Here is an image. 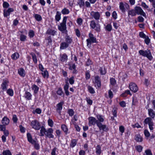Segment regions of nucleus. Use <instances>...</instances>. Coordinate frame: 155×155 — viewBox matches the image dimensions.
I'll use <instances>...</instances> for the list:
<instances>
[{
    "mask_svg": "<svg viewBox=\"0 0 155 155\" xmlns=\"http://www.w3.org/2000/svg\"><path fill=\"white\" fill-rule=\"evenodd\" d=\"M139 53L140 55L147 57L150 60H151L153 58L150 51L148 49L145 51L140 50L139 51Z\"/></svg>",
    "mask_w": 155,
    "mask_h": 155,
    "instance_id": "nucleus-1",
    "label": "nucleus"
},
{
    "mask_svg": "<svg viewBox=\"0 0 155 155\" xmlns=\"http://www.w3.org/2000/svg\"><path fill=\"white\" fill-rule=\"evenodd\" d=\"M67 17L65 16L64 17L62 22H61L60 25H58V28L59 30L63 32H64L65 31H67L66 30V21L67 20Z\"/></svg>",
    "mask_w": 155,
    "mask_h": 155,
    "instance_id": "nucleus-2",
    "label": "nucleus"
},
{
    "mask_svg": "<svg viewBox=\"0 0 155 155\" xmlns=\"http://www.w3.org/2000/svg\"><path fill=\"white\" fill-rule=\"evenodd\" d=\"M30 125L32 128L36 130H39L41 128L40 122L36 120H32L31 123Z\"/></svg>",
    "mask_w": 155,
    "mask_h": 155,
    "instance_id": "nucleus-3",
    "label": "nucleus"
},
{
    "mask_svg": "<svg viewBox=\"0 0 155 155\" xmlns=\"http://www.w3.org/2000/svg\"><path fill=\"white\" fill-rule=\"evenodd\" d=\"M90 26L91 28L94 29L97 32H100L101 31V27L98 24H96L94 20L91 21Z\"/></svg>",
    "mask_w": 155,
    "mask_h": 155,
    "instance_id": "nucleus-4",
    "label": "nucleus"
},
{
    "mask_svg": "<svg viewBox=\"0 0 155 155\" xmlns=\"http://www.w3.org/2000/svg\"><path fill=\"white\" fill-rule=\"evenodd\" d=\"M89 38L87 39V45L88 46L89 45H91V43H96L97 42L96 38L94 36V35L91 33L89 34Z\"/></svg>",
    "mask_w": 155,
    "mask_h": 155,
    "instance_id": "nucleus-5",
    "label": "nucleus"
},
{
    "mask_svg": "<svg viewBox=\"0 0 155 155\" xmlns=\"http://www.w3.org/2000/svg\"><path fill=\"white\" fill-rule=\"evenodd\" d=\"M144 123L145 124H148L149 128L150 130H153V126L154 125V123L152 120L151 118L147 117L144 120Z\"/></svg>",
    "mask_w": 155,
    "mask_h": 155,
    "instance_id": "nucleus-6",
    "label": "nucleus"
},
{
    "mask_svg": "<svg viewBox=\"0 0 155 155\" xmlns=\"http://www.w3.org/2000/svg\"><path fill=\"white\" fill-rule=\"evenodd\" d=\"M88 119V125L89 126H94L96 124L97 125V123H99L96 118L93 117H90Z\"/></svg>",
    "mask_w": 155,
    "mask_h": 155,
    "instance_id": "nucleus-7",
    "label": "nucleus"
},
{
    "mask_svg": "<svg viewBox=\"0 0 155 155\" xmlns=\"http://www.w3.org/2000/svg\"><path fill=\"white\" fill-rule=\"evenodd\" d=\"M97 126L100 130H102L103 131L107 132L109 130L108 127L106 125L102 124L100 122L97 123Z\"/></svg>",
    "mask_w": 155,
    "mask_h": 155,
    "instance_id": "nucleus-8",
    "label": "nucleus"
},
{
    "mask_svg": "<svg viewBox=\"0 0 155 155\" xmlns=\"http://www.w3.org/2000/svg\"><path fill=\"white\" fill-rule=\"evenodd\" d=\"M53 132V130L52 128H49L47 130L45 135L49 138H53L54 137V135L52 134Z\"/></svg>",
    "mask_w": 155,
    "mask_h": 155,
    "instance_id": "nucleus-9",
    "label": "nucleus"
},
{
    "mask_svg": "<svg viewBox=\"0 0 155 155\" xmlns=\"http://www.w3.org/2000/svg\"><path fill=\"white\" fill-rule=\"evenodd\" d=\"M91 16L94 18L96 20H98L99 19L100 15L98 12H94L92 11L90 13Z\"/></svg>",
    "mask_w": 155,
    "mask_h": 155,
    "instance_id": "nucleus-10",
    "label": "nucleus"
},
{
    "mask_svg": "<svg viewBox=\"0 0 155 155\" xmlns=\"http://www.w3.org/2000/svg\"><path fill=\"white\" fill-rule=\"evenodd\" d=\"M64 104V101H61V102L57 104V111L60 114L61 113V111L62 109V106Z\"/></svg>",
    "mask_w": 155,
    "mask_h": 155,
    "instance_id": "nucleus-11",
    "label": "nucleus"
},
{
    "mask_svg": "<svg viewBox=\"0 0 155 155\" xmlns=\"http://www.w3.org/2000/svg\"><path fill=\"white\" fill-rule=\"evenodd\" d=\"M135 12H136V14H137L138 15H142L144 17L146 16V14L140 7H137L135 8Z\"/></svg>",
    "mask_w": 155,
    "mask_h": 155,
    "instance_id": "nucleus-12",
    "label": "nucleus"
},
{
    "mask_svg": "<svg viewBox=\"0 0 155 155\" xmlns=\"http://www.w3.org/2000/svg\"><path fill=\"white\" fill-rule=\"evenodd\" d=\"M94 84L95 87H100L101 86V81L99 77L96 76L95 77Z\"/></svg>",
    "mask_w": 155,
    "mask_h": 155,
    "instance_id": "nucleus-13",
    "label": "nucleus"
},
{
    "mask_svg": "<svg viewBox=\"0 0 155 155\" xmlns=\"http://www.w3.org/2000/svg\"><path fill=\"white\" fill-rule=\"evenodd\" d=\"M1 122L3 125H6L9 123V120L7 117L5 116L2 118Z\"/></svg>",
    "mask_w": 155,
    "mask_h": 155,
    "instance_id": "nucleus-14",
    "label": "nucleus"
},
{
    "mask_svg": "<svg viewBox=\"0 0 155 155\" xmlns=\"http://www.w3.org/2000/svg\"><path fill=\"white\" fill-rule=\"evenodd\" d=\"M60 60L62 62H66L68 60V56L64 53L60 56Z\"/></svg>",
    "mask_w": 155,
    "mask_h": 155,
    "instance_id": "nucleus-15",
    "label": "nucleus"
},
{
    "mask_svg": "<svg viewBox=\"0 0 155 155\" xmlns=\"http://www.w3.org/2000/svg\"><path fill=\"white\" fill-rule=\"evenodd\" d=\"M69 45L65 42H62L60 44V49H64L66 48L69 46Z\"/></svg>",
    "mask_w": 155,
    "mask_h": 155,
    "instance_id": "nucleus-16",
    "label": "nucleus"
},
{
    "mask_svg": "<svg viewBox=\"0 0 155 155\" xmlns=\"http://www.w3.org/2000/svg\"><path fill=\"white\" fill-rule=\"evenodd\" d=\"M27 137L28 141L31 144H33L35 143V140H33L32 137V136L31 134L29 133L27 134Z\"/></svg>",
    "mask_w": 155,
    "mask_h": 155,
    "instance_id": "nucleus-17",
    "label": "nucleus"
},
{
    "mask_svg": "<svg viewBox=\"0 0 155 155\" xmlns=\"http://www.w3.org/2000/svg\"><path fill=\"white\" fill-rule=\"evenodd\" d=\"M61 13L57 11L56 13V15L55 17V21L57 22L59 21L61 19Z\"/></svg>",
    "mask_w": 155,
    "mask_h": 155,
    "instance_id": "nucleus-18",
    "label": "nucleus"
},
{
    "mask_svg": "<svg viewBox=\"0 0 155 155\" xmlns=\"http://www.w3.org/2000/svg\"><path fill=\"white\" fill-rule=\"evenodd\" d=\"M148 114L151 118H154L155 117V113L153 110L151 109H148Z\"/></svg>",
    "mask_w": 155,
    "mask_h": 155,
    "instance_id": "nucleus-19",
    "label": "nucleus"
},
{
    "mask_svg": "<svg viewBox=\"0 0 155 155\" xmlns=\"http://www.w3.org/2000/svg\"><path fill=\"white\" fill-rule=\"evenodd\" d=\"M18 74L21 76L24 77L25 75V70L23 68H19L18 71Z\"/></svg>",
    "mask_w": 155,
    "mask_h": 155,
    "instance_id": "nucleus-20",
    "label": "nucleus"
},
{
    "mask_svg": "<svg viewBox=\"0 0 155 155\" xmlns=\"http://www.w3.org/2000/svg\"><path fill=\"white\" fill-rule=\"evenodd\" d=\"M40 130V136H43L45 135L47 130L43 127H41Z\"/></svg>",
    "mask_w": 155,
    "mask_h": 155,
    "instance_id": "nucleus-21",
    "label": "nucleus"
},
{
    "mask_svg": "<svg viewBox=\"0 0 155 155\" xmlns=\"http://www.w3.org/2000/svg\"><path fill=\"white\" fill-rule=\"evenodd\" d=\"M56 31L54 30L49 29L47 30L46 32V33L52 35L53 36H54L56 34Z\"/></svg>",
    "mask_w": 155,
    "mask_h": 155,
    "instance_id": "nucleus-22",
    "label": "nucleus"
},
{
    "mask_svg": "<svg viewBox=\"0 0 155 155\" xmlns=\"http://www.w3.org/2000/svg\"><path fill=\"white\" fill-rule=\"evenodd\" d=\"M65 42L67 43L69 45L71 44L72 41V40L71 38L69 36L67 35L65 37Z\"/></svg>",
    "mask_w": 155,
    "mask_h": 155,
    "instance_id": "nucleus-23",
    "label": "nucleus"
},
{
    "mask_svg": "<svg viewBox=\"0 0 155 155\" xmlns=\"http://www.w3.org/2000/svg\"><path fill=\"white\" fill-rule=\"evenodd\" d=\"M25 96L27 100H30L31 99L32 95L29 92H26Z\"/></svg>",
    "mask_w": 155,
    "mask_h": 155,
    "instance_id": "nucleus-24",
    "label": "nucleus"
},
{
    "mask_svg": "<svg viewBox=\"0 0 155 155\" xmlns=\"http://www.w3.org/2000/svg\"><path fill=\"white\" fill-rule=\"evenodd\" d=\"M96 153L98 155H100L101 153V147L99 145H97L96 147Z\"/></svg>",
    "mask_w": 155,
    "mask_h": 155,
    "instance_id": "nucleus-25",
    "label": "nucleus"
},
{
    "mask_svg": "<svg viewBox=\"0 0 155 155\" xmlns=\"http://www.w3.org/2000/svg\"><path fill=\"white\" fill-rule=\"evenodd\" d=\"M30 55L32 57L33 61L35 64H36L37 62V59L35 54L33 52H31L30 54Z\"/></svg>",
    "mask_w": 155,
    "mask_h": 155,
    "instance_id": "nucleus-26",
    "label": "nucleus"
},
{
    "mask_svg": "<svg viewBox=\"0 0 155 155\" xmlns=\"http://www.w3.org/2000/svg\"><path fill=\"white\" fill-rule=\"evenodd\" d=\"M19 57V55L18 52H15L11 56V58L13 60H16L18 59Z\"/></svg>",
    "mask_w": 155,
    "mask_h": 155,
    "instance_id": "nucleus-27",
    "label": "nucleus"
},
{
    "mask_svg": "<svg viewBox=\"0 0 155 155\" xmlns=\"http://www.w3.org/2000/svg\"><path fill=\"white\" fill-rule=\"evenodd\" d=\"M135 139L138 142H141L143 140L142 137L140 134H137L135 135Z\"/></svg>",
    "mask_w": 155,
    "mask_h": 155,
    "instance_id": "nucleus-28",
    "label": "nucleus"
},
{
    "mask_svg": "<svg viewBox=\"0 0 155 155\" xmlns=\"http://www.w3.org/2000/svg\"><path fill=\"white\" fill-rule=\"evenodd\" d=\"M61 128L66 134L68 133V129L65 125L62 124L61 126Z\"/></svg>",
    "mask_w": 155,
    "mask_h": 155,
    "instance_id": "nucleus-29",
    "label": "nucleus"
},
{
    "mask_svg": "<svg viewBox=\"0 0 155 155\" xmlns=\"http://www.w3.org/2000/svg\"><path fill=\"white\" fill-rule=\"evenodd\" d=\"M128 16L129 17L130 15L132 16H135L136 15L135 11L134 10L129 11L128 12Z\"/></svg>",
    "mask_w": 155,
    "mask_h": 155,
    "instance_id": "nucleus-30",
    "label": "nucleus"
},
{
    "mask_svg": "<svg viewBox=\"0 0 155 155\" xmlns=\"http://www.w3.org/2000/svg\"><path fill=\"white\" fill-rule=\"evenodd\" d=\"M96 117L98 122L101 123L103 122L104 121V119L102 115L99 114L97 115Z\"/></svg>",
    "mask_w": 155,
    "mask_h": 155,
    "instance_id": "nucleus-31",
    "label": "nucleus"
},
{
    "mask_svg": "<svg viewBox=\"0 0 155 155\" xmlns=\"http://www.w3.org/2000/svg\"><path fill=\"white\" fill-rule=\"evenodd\" d=\"M34 17L35 19L38 21H41L42 19L41 16L38 14H35Z\"/></svg>",
    "mask_w": 155,
    "mask_h": 155,
    "instance_id": "nucleus-32",
    "label": "nucleus"
},
{
    "mask_svg": "<svg viewBox=\"0 0 155 155\" xmlns=\"http://www.w3.org/2000/svg\"><path fill=\"white\" fill-rule=\"evenodd\" d=\"M41 74L44 78H47L48 77V73L46 70L42 72Z\"/></svg>",
    "mask_w": 155,
    "mask_h": 155,
    "instance_id": "nucleus-33",
    "label": "nucleus"
},
{
    "mask_svg": "<svg viewBox=\"0 0 155 155\" xmlns=\"http://www.w3.org/2000/svg\"><path fill=\"white\" fill-rule=\"evenodd\" d=\"M27 36L25 35L21 34L20 35V40L22 41H24L26 40Z\"/></svg>",
    "mask_w": 155,
    "mask_h": 155,
    "instance_id": "nucleus-34",
    "label": "nucleus"
},
{
    "mask_svg": "<svg viewBox=\"0 0 155 155\" xmlns=\"http://www.w3.org/2000/svg\"><path fill=\"white\" fill-rule=\"evenodd\" d=\"M7 94L11 96L13 95L14 92L13 90L11 88H9L7 91Z\"/></svg>",
    "mask_w": 155,
    "mask_h": 155,
    "instance_id": "nucleus-35",
    "label": "nucleus"
},
{
    "mask_svg": "<svg viewBox=\"0 0 155 155\" xmlns=\"http://www.w3.org/2000/svg\"><path fill=\"white\" fill-rule=\"evenodd\" d=\"M0 155H12V154L9 150H4L3 151L2 154H1Z\"/></svg>",
    "mask_w": 155,
    "mask_h": 155,
    "instance_id": "nucleus-36",
    "label": "nucleus"
},
{
    "mask_svg": "<svg viewBox=\"0 0 155 155\" xmlns=\"http://www.w3.org/2000/svg\"><path fill=\"white\" fill-rule=\"evenodd\" d=\"M41 112V110L39 108H36L35 110H33L32 112L34 114H40Z\"/></svg>",
    "mask_w": 155,
    "mask_h": 155,
    "instance_id": "nucleus-37",
    "label": "nucleus"
},
{
    "mask_svg": "<svg viewBox=\"0 0 155 155\" xmlns=\"http://www.w3.org/2000/svg\"><path fill=\"white\" fill-rule=\"evenodd\" d=\"M78 4L80 8L84 6L85 4L84 0H78Z\"/></svg>",
    "mask_w": 155,
    "mask_h": 155,
    "instance_id": "nucleus-38",
    "label": "nucleus"
},
{
    "mask_svg": "<svg viewBox=\"0 0 155 155\" xmlns=\"http://www.w3.org/2000/svg\"><path fill=\"white\" fill-rule=\"evenodd\" d=\"M70 11L68 9L64 8L61 11V13L63 15L68 14L69 13Z\"/></svg>",
    "mask_w": 155,
    "mask_h": 155,
    "instance_id": "nucleus-39",
    "label": "nucleus"
},
{
    "mask_svg": "<svg viewBox=\"0 0 155 155\" xmlns=\"http://www.w3.org/2000/svg\"><path fill=\"white\" fill-rule=\"evenodd\" d=\"M110 84L112 86H114L116 83V81L114 78H111L110 79Z\"/></svg>",
    "mask_w": 155,
    "mask_h": 155,
    "instance_id": "nucleus-40",
    "label": "nucleus"
},
{
    "mask_svg": "<svg viewBox=\"0 0 155 155\" xmlns=\"http://www.w3.org/2000/svg\"><path fill=\"white\" fill-rule=\"evenodd\" d=\"M77 143V141L75 139H73L71 140L70 146L72 147H74L76 145Z\"/></svg>",
    "mask_w": 155,
    "mask_h": 155,
    "instance_id": "nucleus-41",
    "label": "nucleus"
},
{
    "mask_svg": "<svg viewBox=\"0 0 155 155\" xmlns=\"http://www.w3.org/2000/svg\"><path fill=\"white\" fill-rule=\"evenodd\" d=\"M8 81L7 80H4L2 84V87H7L8 86Z\"/></svg>",
    "mask_w": 155,
    "mask_h": 155,
    "instance_id": "nucleus-42",
    "label": "nucleus"
},
{
    "mask_svg": "<svg viewBox=\"0 0 155 155\" xmlns=\"http://www.w3.org/2000/svg\"><path fill=\"white\" fill-rule=\"evenodd\" d=\"M45 40L48 45H50L52 42V40L50 36L48 37Z\"/></svg>",
    "mask_w": 155,
    "mask_h": 155,
    "instance_id": "nucleus-43",
    "label": "nucleus"
},
{
    "mask_svg": "<svg viewBox=\"0 0 155 155\" xmlns=\"http://www.w3.org/2000/svg\"><path fill=\"white\" fill-rule=\"evenodd\" d=\"M144 134L146 137H148L150 136V134L147 130L146 129L144 131Z\"/></svg>",
    "mask_w": 155,
    "mask_h": 155,
    "instance_id": "nucleus-44",
    "label": "nucleus"
},
{
    "mask_svg": "<svg viewBox=\"0 0 155 155\" xmlns=\"http://www.w3.org/2000/svg\"><path fill=\"white\" fill-rule=\"evenodd\" d=\"M10 15V13L8 11L7 9H4L3 11V15L4 17H7L9 16Z\"/></svg>",
    "mask_w": 155,
    "mask_h": 155,
    "instance_id": "nucleus-45",
    "label": "nucleus"
},
{
    "mask_svg": "<svg viewBox=\"0 0 155 155\" xmlns=\"http://www.w3.org/2000/svg\"><path fill=\"white\" fill-rule=\"evenodd\" d=\"M124 5L122 2H120V8L122 12L125 11V8H124Z\"/></svg>",
    "mask_w": 155,
    "mask_h": 155,
    "instance_id": "nucleus-46",
    "label": "nucleus"
},
{
    "mask_svg": "<svg viewBox=\"0 0 155 155\" xmlns=\"http://www.w3.org/2000/svg\"><path fill=\"white\" fill-rule=\"evenodd\" d=\"M28 35L30 38H33L35 35V33L34 31L30 30L28 33Z\"/></svg>",
    "mask_w": 155,
    "mask_h": 155,
    "instance_id": "nucleus-47",
    "label": "nucleus"
},
{
    "mask_svg": "<svg viewBox=\"0 0 155 155\" xmlns=\"http://www.w3.org/2000/svg\"><path fill=\"white\" fill-rule=\"evenodd\" d=\"M99 70L101 74L104 75L106 73V71L104 68H101Z\"/></svg>",
    "mask_w": 155,
    "mask_h": 155,
    "instance_id": "nucleus-48",
    "label": "nucleus"
},
{
    "mask_svg": "<svg viewBox=\"0 0 155 155\" xmlns=\"http://www.w3.org/2000/svg\"><path fill=\"white\" fill-rule=\"evenodd\" d=\"M143 155H153L151 150L149 149H147L145 151V153Z\"/></svg>",
    "mask_w": 155,
    "mask_h": 155,
    "instance_id": "nucleus-49",
    "label": "nucleus"
},
{
    "mask_svg": "<svg viewBox=\"0 0 155 155\" xmlns=\"http://www.w3.org/2000/svg\"><path fill=\"white\" fill-rule=\"evenodd\" d=\"M33 144L34 145V147L36 150H38L40 148V146L39 143L35 140V143Z\"/></svg>",
    "mask_w": 155,
    "mask_h": 155,
    "instance_id": "nucleus-50",
    "label": "nucleus"
},
{
    "mask_svg": "<svg viewBox=\"0 0 155 155\" xmlns=\"http://www.w3.org/2000/svg\"><path fill=\"white\" fill-rule=\"evenodd\" d=\"M20 130L22 133H24L26 131V129L25 127H23L22 125H20L19 126Z\"/></svg>",
    "mask_w": 155,
    "mask_h": 155,
    "instance_id": "nucleus-51",
    "label": "nucleus"
},
{
    "mask_svg": "<svg viewBox=\"0 0 155 155\" xmlns=\"http://www.w3.org/2000/svg\"><path fill=\"white\" fill-rule=\"evenodd\" d=\"M112 29V26L110 24H107L105 28L106 30L108 31H111Z\"/></svg>",
    "mask_w": 155,
    "mask_h": 155,
    "instance_id": "nucleus-52",
    "label": "nucleus"
},
{
    "mask_svg": "<svg viewBox=\"0 0 155 155\" xmlns=\"http://www.w3.org/2000/svg\"><path fill=\"white\" fill-rule=\"evenodd\" d=\"M48 125L51 127H52L53 126V122L52 120L49 119L48 121Z\"/></svg>",
    "mask_w": 155,
    "mask_h": 155,
    "instance_id": "nucleus-53",
    "label": "nucleus"
},
{
    "mask_svg": "<svg viewBox=\"0 0 155 155\" xmlns=\"http://www.w3.org/2000/svg\"><path fill=\"white\" fill-rule=\"evenodd\" d=\"M68 113L69 115L70 116H72L74 114V111L73 109H68Z\"/></svg>",
    "mask_w": 155,
    "mask_h": 155,
    "instance_id": "nucleus-54",
    "label": "nucleus"
},
{
    "mask_svg": "<svg viewBox=\"0 0 155 155\" xmlns=\"http://www.w3.org/2000/svg\"><path fill=\"white\" fill-rule=\"evenodd\" d=\"M12 120L13 122L14 123H17L18 120V119L16 115H13Z\"/></svg>",
    "mask_w": 155,
    "mask_h": 155,
    "instance_id": "nucleus-55",
    "label": "nucleus"
},
{
    "mask_svg": "<svg viewBox=\"0 0 155 155\" xmlns=\"http://www.w3.org/2000/svg\"><path fill=\"white\" fill-rule=\"evenodd\" d=\"M85 75L86 79L87 80L89 79L90 78V71H87L85 73Z\"/></svg>",
    "mask_w": 155,
    "mask_h": 155,
    "instance_id": "nucleus-56",
    "label": "nucleus"
},
{
    "mask_svg": "<svg viewBox=\"0 0 155 155\" xmlns=\"http://www.w3.org/2000/svg\"><path fill=\"white\" fill-rule=\"evenodd\" d=\"M58 152L57 149L55 147L52 150V151L51 152V155H56V152Z\"/></svg>",
    "mask_w": 155,
    "mask_h": 155,
    "instance_id": "nucleus-57",
    "label": "nucleus"
},
{
    "mask_svg": "<svg viewBox=\"0 0 155 155\" xmlns=\"http://www.w3.org/2000/svg\"><path fill=\"white\" fill-rule=\"evenodd\" d=\"M136 149L138 152H140L142 150L143 147L141 146L138 145L136 147Z\"/></svg>",
    "mask_w": 155,
    "mask_h": 155,
    "instance_id": "nucleus-58",
    "label": "nucleus"
},
{
    "mask_svg": "<svg viewBox=\"0 0 155 155\" xmlns=\"http://www.w3.org/2000/svg\"><path fill=\"white\" fill-rule=\"evenodd\" d=\"M9 6V5L8 3L6 2H4L3 4V7L5 8H7Z\"/></svg>",
    "mask_w": 155,
    "mask_h": 155,
    "instance_id": "nucleus-59",
    "label": "nucleus"
},
{
    "mask_svg": "<svg viewBox=\"0 0 155 155\" xmlns=\"http://www.w3.org/2000/svg\"><path fill=\"white\" fill-rule=\"evenodd\" d=\"M119 130L121 133L122 134L124 131V127L123 126H120L119 127Z\"/></svg>",
    "mask_w": 155,
    "mask_h": 155,
    "instance_id": "nucleus-60",
    "label": "nucleus"
},
{
    "mask_svg": "<svg viewBox=\"0 0 155 155\" xmlns=\"http://www.w3.org/2000/svg\"><path fill=\"white\" fill-rule=\"evenodd\" d=\"M145 38V42L146 44L148 45L150 42V39H149L148 36H147Z\"/></svg>",
    "mask_w": 155,
    "mask_h": 155,
    "instance_id": "nucleus-61",
    "label": "nucleus"
},
{
    "mask_svg": "<svg viewBox=\"0 0 155 155\" xmlns=\"http://www.w3.org/2000/svg\"><path fill=\"white\" fill-rule=\"evenodd\" d=\"M57 94L59 95H62L64 94L61 88H59L58 90L57 91Z\"/></svg>",
    "mask_w": 155,
    "mask_h": 155,
    "instance_id": "nucleus-62",
    "label": "nucleus"
},
{
    "mask_svg": "<svg viewBox=\"0 0 155 155\" xmlns=\"http://www.w3.org/2000/svg\"><path fill=\"white\" fill-rule=\"evenodd\" d=\"M92 64V62L91 60L88 59L86 62V65L87 66H89Z\"/></svg>",
    "mask_w": 155,
    "mask_h": 155,
    "instance_id": "nucleus-63",
    "label": "nucleus"
},
{
    "mask_svg": "<svg viewBox=\"0 0 155 155\" xmlns=\"http://www.w3.org/2000/svg\"><path fill=\"white\" fill-rule=\"evenodd\" d=\"M86 100L88 104L90 105L92 104L93 101L92 100L90 99V98L87 97L86 99Z\"/></svg>",
    "mask_w": 155,
    "mask_h": 155,
    "instance_id": "nucleus-64",
    "label": "nucleus"
}]
</instances>
